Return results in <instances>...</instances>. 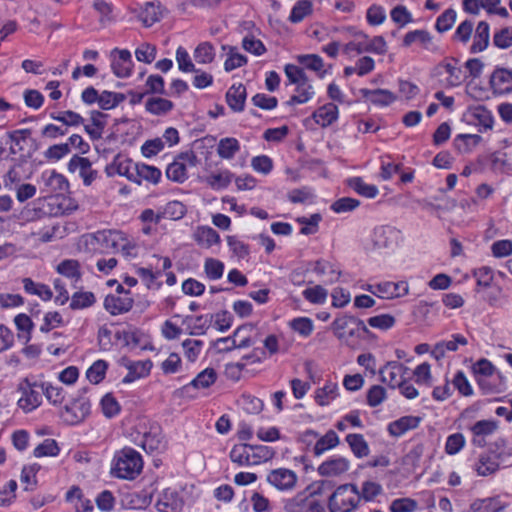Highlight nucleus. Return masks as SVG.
I'll use <instances>...</instances> for the list:
<instances>
[{
  "label": "nucleus",
  "instance_id": "393cba45",
  "mask_svg": "<svg viewBox=\"0 0 512 512\" xmlns=\"http://www.w3.org/2000/svg\"><path fill=\"white\" fill-rule=\"evenodd\" d=\"M246 95V88L243 84H234L226 93V102L233 111L241 112L244 109Z\"/></svg>",
  "mask_w": 512,
  "mask_h": 512
},
{
  "label": "nucleus",
  "instance_id": "13d9d810",
  "mask_svg": "<svg viewBox=\"0 0 512 512\" xmlns=\"http://www.w3.org/2000/svg\"><path fill=\"white\" fill-rule=\"evenodd\" d=\"M456 16L457 14L454 9L445 10L436 20V30L440 33L450 30L456 21Z\"/></svg>",
  "mask_w": 512,
  "mask_h": 512
},
{
  "label": "nucleus",
  "instance_id": "0e129e2a",
  "mask_svg": "<svg viewBox=\"0 0 512 512\" xmlns=\"http://www.w3.org/2000/svg\"><path fill=\"white\" fill-rule=\"evenodd\" d=\"M493 44L500 49L512 46V27H505L497 31L493 36Z\"/></svg>",
  "mask_w": 512,
  "mask_h": 512
},
{
  "label": "nucleus",
  "instance_id": "dca6fc26",
  "mask_svg": "<svg viewBox=\"0 0 512 512\" xmlns=\"http://www.w3.org/2000/svg\"><path fill=\"white\" fill-rule=\"evenodd\" d=\"M68 169L71 172L79 171L85 185H90L96 178L97 172L92 169V164L88 158L74 155L69 163Z\"/></svg>",
  "mask_w": 512,
  "mask_h": 512
},
{
  "label": "nucleus",
  "instance_id": "c9c22d12",
  "mask_svg": "<svg viewBox=\"0 0 512 512\" xmlns=\"http://www.w3.org/2000/svg\"><path fill=\"white\" fill-rule=\"evenodd\" d=\"M145 108L147 112L160 116L169 113L174 108V104L165 98L152 97L146 101Z\"/></svg>",
  "mask_w": 512,
  "mask_h": 512
},
{
  "label": "nucleus",
  "instance_id": "0eeeda50",
  "mask_svg": "<svg viewBox=\"0 0 512 512\" xmlns=\"http://www.w3.org/2000/svg\"><path fill=\"white\" fill-rule=\"evenodd\" d=\"M90 409V400L86 397H79L65 405L61 412V418L69 425H76L86 419L90 414Z\"/></svg>",
  "mask_w": 512,
  "mask_h": 512
},
{
  "label": "nucleus",
  "instance_id": "69168bd1",
  "mask_svg": "<svg viewBox=\"0 0 512 512\" xmlns=\"http://www.w3.org/2000/svg\"><path fill=\"white\" fill-rule=\"evenodd\" d=\"M311 12V3L307 0L298 1L292 8L289 20L293 23H298L304 19L306 15Z\"/></svg>",
  "mask_w": 512,
  "mask_h": 512
},
{
  "label": "nucleus",
  "instance_id": "72a5a7b5",
  "mask_svg": "<svg viewBox=\"0 0 512 512\" xmlns=\"http://www.w3.org/2000/svg\"><path fill=\"white\" fill-rule=\"evenodd\" d=\"M135 175V183L137 184H141L143 180L153 184H157L161 178V171L155 166L147 165L144 163H138Z\"/></svg>",
  "mask_w": 512,
  "mask_h": 512
},
{
  "label": "nucleus",
  "instance_id": "4be33fe9",
  "mask_svg": "<svg viewBox=\"0 0 512 512\" xmlns=\"http://www.w3.org/2000/svg\"><path fill=\"white\" fill-rule=\"evenodd\" d=\"M380 298L393 299L405 296L409 292L407 282H383L376 285Z\"/></svg>",
  "mask_w": 512,
  "mask_h": 512
},
{
  "label": "nucleus",
  "instance_id": "c756f323",
  "mask_svg": "<svg viewBox=\"0 0 512 512\" xmlns=\"http://www.w3.org/2000/svg\"><path fill=\"white\" fill-rule=\"evenodd\" d=\"M197 244L203 248H210L220 242L219 234L209 226H200L194 233Z\"/></svg>",
  "mask_w": 512,
  "mask_h": 512
},
{
  "label": "nucleus",
  "instance_id": "7c9ffc66",
  "mask_svg": "<svg viewBox=\"0 0 512 512\" xmlns=\"http://www.w3.org/2000/svg\"><path fill=\"white\" fill-rule=\"evenodd\" d=\"M162 17L161 5L159 2H147L142 8L139 19L145 27H151Z\"/></svg>",
  "mask_w": 512,
  "mask_h": 512
},
{
  "label": "nucleus",
  "instance_id": "4468645a",
  "mask_svg": "<svg viewBox=\"0 0 512 512\" xmlns=\"http://www.w3.org/2000/svg\"><path fill=\"white\" fill-rule=\"evenodd\" d=\"M124 361V366L128 370L127 375L122 380V382L125 384L132 383L140 378L148 376L153 366L152 361L149 359L140 361L124 359Z\"/></svg>",
  "mask_w": 512,
  "mask_h": 512
},
{
  "label": "nucleus",
  "instance_id": "4c0bfd02",
  "mask_svg": "<svg viewBox=\"0 0 512 512\" xmlns=\"http://www.w3.org/2000/svg\"><path fill=\"white\" fill-rule=\"evenodd\" d=\"M247 329H252V327L250 325H242L240 327H238L234 333H233V336H229V337H223V338H219L217 339L215 342H214V347L217 349L218 352L220 353H223V352H229V351H232L233 349H236L237 348V340L236 338L245 330Z\"/></svg>",
  "mask_w": 512,
  "mask_h": 512
},
{
  "label": "nucleus",
  "instance_id": "864d4df0",
  "mask_svg": "<svg viewBox=\"0 0 512 512\" xmlns=\"http://www.w3.org/2000/svg\"><path fill=\"white\" fill-rule=\"evenodd\" d=\"M60 452V448L57 442L54 439H45L41 444H39L34 449V456L37 458L45 457V456H57Z\"/></svg>",
  "mask_w": 512,
  "mask_h": 512
},
{
  "label": "nucleus",
  "instance_id": "2eb2a0df",
  "mask_svg": "<svg viewBox=\"0 0 512 512\" xmlns=\"http://www.w3.org/2000/svg\"><path fill=\"white\" fill-rule=\"evenodd\" d=\"M295 501L301 512H320V487H308L296 496Z\"/></svg>",
  "mask_w": 512,
  "mask_h": 512
},
{
  "label": "nucleus",
  "instance_id": "5fc2aeb1",
  "mask_svg": "<svg viewBox=\"0 0 512 512\" xmlns=\"http://www.w3.org/2000/svg\"><path fill=\"white\" fill-rule=\"evenodd\" d=\"M117 173L121 176H125L128 180L135 182L136 180V168L138 163L133 162L130 159L115 160Z\"/></svg>",
  "mask_w": 512,
  "mask_h": 512
},
{
  "label": "nucleus",
  "instance_id": "f704fd0d",
  "mask_svg": "<svg viewBox=\"0 0 512 512\" xmlns=\"http://www.w3.org/2000/svg\"><path fill=\"white\" fill-rule=\"evenodd\" d=\"M350 466L348 459L344 457H337L325 462H322V475L338 476L345 473Z\"/></svg>",
  "mask_w": 512,
  "mask_h": 512
},
{
  "label": "nucleus",
  "instance_id": "2f4dec72",
  "mask_svg": "<svg viewBox=\"0 0 512 512\" xmlns=\"http://www.w3.org/2000/svg\"><path fill=\"white\" fill-rule=\"evenodd\" d=\"M345 440L356 458L360 459L369 455V445L362 434H348Z\"/></svg>",
  "mask_w": 512,
  "mask_h": 512
},
{
  "label": "nucleus",
  "instance_id": "ea45409f",
  "mask_svg": "<svg viewBox=\"0 0 512 512\" xmlns=\"http://www.w3.org/2000/svg\"><path fill=\"white\" fill-rule=\"evenodd\" d=\"M347 184L358 194L366 198H375L378 194V188L375 185L366 184L361 177L350 178Z\"/></svg>",
  "mask_w": 512,
  "mask_h": 512
},
{
  "label": "nucleus",
  "instance_id": "774afa93",
  "mask_svg": "<svg viewBox=\"0 0 512 512\" xmlns=\"http://www.w3.org/2000/svg\"><path fill=\"white\" fill-rule=\"evenodd\" d=\"M416 508L417 502L410 498L395 499L390 505L391 512H414Z\"/></svg>",
  "mask_w": 512,
  "mask_h": 512
},
{
  "label": "nucleus",
  "instance_id": "bf43d9fd",
  "mask_svg": "<svg viewBox=\"0 0 512 512\" xmlns=\"http://www.w3.org/2000/svg\"><path fill=\"white\" fill-rule=\"evenodd\" d=\"M156 47L149 43H142L135 50V57L139 62L152 63L156 58Z\"/></svg>",
  "mask_w": 512,
  "mask_h": 512
},
{
  "label": "nucleus",
  "instance_id": "09e8293b",
  "mask_svg": "<svg viewBox=\"0 0 512 512\" xmlns=\"http://www.w3.org/2000/svg\"><path fill=\"white\" fill-rule=\"evenodd\" d=\"M186 214L185 205L177 200L168 202L162 210V217L171 220H179Z\"/></svg>",
  "mask_w": 512,
  "mask_h": 512
},
{
  "label": "nucleus",
  "instance_id": "f8f14e48",
  "mask_svg": "<svg viewBox=\"0 0 512 512\" xmlns=\"http://www.w3.org/2000/svg\"><path fill=\"white\" fill-rule=\"evenodd\" d=\"M267 481L279 490H290L296 485L297 475L290 469L278 468L268 474Z\"/></svg>",
  "mask_w": 512,
  "mask_h": 512
},
{
  "label": "nucleus",
  "instance_id": "20e7f679",
  "mask_svg": "<svg viewBox=\"0 0 512 512\" xmlns=\"http://www.w3.org/2000/svg\"><path fill=\"white\" fill-rule=\"evenodd\" d=\"M18 391L21 393V397L17 404L25 413H29L41 405L43 382L37 381L34 377H26L20 381Z\"/></svg>",
  "mask_w": 512,
  "mask_h": 512
},
{
  "label": "nucleus",
  "instance_id": "412c9836",
  "mask_svg": "<svg viewBox=\"0 0 512 512\" xmlns=\"http://www.w3.org/2000/svg\"><path fill=\"white\" fill-rule=\"evenodd\" d=\"M416 42L428 51L434 52L437 49L433 43V37L427 30H413L405 34L403 38L404 47H409Z\"/></svg>",
  "mask_w": 512,
  "mask_h": 512
},
{
  "label": "nucleus",
  "instance_id": "79ce46f5",
  "mask_svg": "<svg viewBox=\"0 0 512 512\" xmlns=\"http://www.w3.org/2000/svg\"><path fill=\"white\" fill-rule=\"evenodd\" d=\"M53 120L61 122L68 127H76L84 123V118L77 112L66 110L61 112H53L50 114Z\"/></svg>",
  "mask_w": 512,
  "mask_h": 512
},
{
  "label": "nucleus",
  "instance_id": "39448f33",
  "mask_svg": "<svg viewBox=\"0 0 512 512\" xmlns=\"http://www.w3.org/2000/svg\"><path fill=\"white\" fill-rule=\"evenodd\" d=\"M284 72L289 82L297 85V94L290 98L288 104H302L307 102L314 92L312 91V87L308 83V78L301 66L286 64Z\"/></svg>",
  "mask_w": 512,
  "mask_h": 512
},
{
  "label": "nucleus",
  "instance_id": "58836bf2",
  "mask_svg": "<svg viewBox=\"0 0 512 512\" xmlns=\"http://www.w3.org/2000/svg\"><path fill=\"white\" fill-rule=\"evenodd\" d=\"M240 150V143L236 138H222L217 146V153L223 159H232Z\"/></svg>",
  "mask_w": 512,
  "mask_h": 512
},
{
  "label": "nucleus",
  "instance_id": "a878e982",
  "mask_svg": "<svg viewBox=\"0 0 512 512\" xmlns=\"http://www.w3.org/2000/svg\"><path fill=\"white\" fill-rule=\"evenodd\" d=\"M56 271L62 276L70 279L73 282L74 287H76V283H78L82 278L80 263L75 259H65L61 261L57 265Z\"/></svg>",
  "mask_w": 512,
  "mask_h": 512
},
{
  "label": "nucleus",
  "instance_id": "e433bc0d",
  "mask_svg": "<svg viewBox=\"0 0 512 512\" xmlns=\"http://www.w3.org/2000/svg\"><path fill=\"white\" fill-rule=\"evenodd\" d=\"M96 303V296L90 291H77L71 296L69 307L72 310H81L92 307Z\"/></svg>",
  "mask_w": 512,
  "mask_h": 512
},
{
  "label": "nucleus",
  "instance_id": "9d476101",
  "mask_svg": "<svg viewBox=\"0 0 512 512\" xmlns=\"http://www.w3.org/2000/svg\"><path fill=\"white\" fill-rule=\"evenodd\" d=\"M134 299L131 293L124 295L109 294L104 299V308L111 315L116 316L130 311L133 307Z\"/></svg>",
  "mask_w": 512,
  "mask_h": 512
},
{
  "label": "nucleus",
  "instance_id": "f257e3e1",
  "mask_svg": "<svg viewBox=\"0 0 512 512\" xmlns=\"http://www.w3.org/2000/svg\"><path fill=\"white\" fill-rule=\"evenodd\" d=\"M331 328L335 336L347 345L353 344L369 333V329L361 319L347 314L336 317Z\"/></svg>",
  "mask_w": 512,
  "mask_h": 512
},
{
  "label": "nucleus",
  "instance_id": "37998d69",
  "mask_svg": "<svg viewBox=\"0 0 512 512\" xmlns=\"http://www.w3.org/2000/svg\"><path fill=\"white\" fill-rule=\"evenodd\" d=\"M43 395L51 404L60 405L66 397V391L60 385L43 382Z\"/></svg>",
  "mask_w": 512,
  "mask_h": 512
},
{
  "label": "nucleus",
  "instance_id": "6ab92c4d",
  "mask_svg": "<svg viewBox=\"0 0 512 512\" xmlns=\"http://www.w3.org/2000/svg\"><path fill=\"white\" fill-rule=\"evenodd\" d=\"M183 501L175 490L166 489L163 491L156 503L159 512H179Z\"/></svg>",
  "mask_w": 512,
  "mask_h": 512
},
{
  "label": "nucleus",
  "instance_id": "a211bd4d",
  "mask_svg": "<svg viewBox=\"0 0 512 512\" xmlns=\"http://www.w3.org/2000/svg\"><path fill=\"white\" fill-rule=\"evenodd\" d=\"M421 423V417L407 415L389 423L387 430L393 437H401L406 432L416 429Z\"/></svg>",
  "mask_w": 512,
  "mask_h": 512
},
{
  "label": "nucleus",
  "instance_id": "473e14b6",
  "mask_svg": "<svg viewBox=\"0 0 512 512\" xmlns=\"http://www.w3.org/2000/svg\"><path fill=\"white\" fill-rule=\"evenodd\" d=\"M212 316H186L183 320V324L187 326L190 335H203L208 329Z\"/></svg>",
  "mask_w": 512,
  "mask_h": 512
},
{
  "label": "nucleus",
  "instance_id": "338daca9",
  "mask_svg": "<svg viewBox=\"0 0 512 512\" xmlns=\"http://www.w3.org/2000/svg\"><path fill=\"white\" fill-rule=\"evenodd\" d=\"M491 252L495 258H504L512 255V241L508 239L495 241L491 245Z\"/></svg>",
  "mask_w": 512,
  "mask_h": 512
},
{
  "label": "nucleus",
  "instance_id": "1a4fd4ad",
  "mask_svg": "<svg viewBox=\"0 0 512 512\" xmlns=\"http://www.w3.org/2000/svg\"><path fill=\"white\" fill-rule=\"evenodd\" d=\"M490 87L495 95L512 93V70L497 67L490 76Z\"/></svg>",
  "mask_w": 512,
  "mask_h": 512
},
{
  "label": "nucleus",
  "instance_id": "680f3d73",
  "mask_svg": "<svg viewBox=\"0 0 512 512\" xmlns=\"http://www.w3.org/2000/svg\"><path fill=\"white\" fill-rule=\"evenodd\" d=\"M445 69V72L449 75L447 78V84L451 87L459 86L463 82L464 72L460 67H457L451 63H444L441 65Z\"/></svg>",
  "mask_w": 512,
  "mask_h": 512
},
{
  "label": "nucleus",
  "instance_id": "aec40b11",
  "mask_svg": "<svg viewBox=\"0 0 512 512\" xmlns=\"http://www.w3.org/2000/svg\"><path fill=\"white\" fill-rule=\"evenodd\" d=\"M359 93L363 98L368 99L372 104L376 106H388L392 104L396 99V95L387 89H374L370 90L362 88Z\"/></svg>",
  "mask_w": 512,
  "mask_h": 512
},
{
  "label": "nucleus",
  "instance_id": "5701e85b",
  "mask_svg": "<svg viewBox=\"0 0 512 512\" xmlns=\"http://www.w3.org/2000/svg\"><path fill=\"white\" fill-rule=\"evenodd\" d=\"M468 341L466 337L461 334L452 335V339L448 341H441L435 344L431 351V355L436 359L440 360L445 356L446 351H456L458 345H467Z\"/></svg>",
  "mask_w": 512,
  "mask_h": 512
},
{
  "label": "nucleus",
  "instance_id": "7ed1b4c3",
  "mask_svg": "<svg viewBox=\"0 0 512 512\" xmlns=\"http://www.w3.org/2000/svg\"><path fill=\"white\" fill-rule=\"evenodd\" d=\"M361 501V495L354 484L339 486L329 497L330 512H352Z\"/></svg>",
  "mask_w": 512,
  "mask_h": 512
},
{
  "label": "nucleus",
  "instance_id": "8fccbe9b",
  "mask_svg": "<svg viewBox=\"0 0 512 512\" xmlns=\"http://www.w3.org/2000/svg\"><path fill=\"white\" fill-rule=\"evenodd\" d=\"M473 276L476 278L477 292H480V288H489L494 279L493 270L488 266L474 269Z\"/></svg>",
  "mask_w": 512,
  "mask_h": 512
},
{
  "label": "nucleus",
  "instance_id": "ddd939ff",
  "mask_svg": "<svg viewBox=\"0 0 512 512\" xmlns=\"http://www.w3.org/2000/svg\"><path fill=\"white\" fill-rule=\"evenodd\" d=\"M498 428L497 421L494 420H480L477 421L471 428L472 433L471 443L476 447H484L486 445V437L492 435Z\"/></svg>",
  "mask_w": 512,
  "mask_h": 512
},
{
  "label": "nucleus",
  "instance_id": "6e6552de",
  "mask_svg": "<svg viewBox=\"0 0 512 512\" xmlns=\"http://www.w3.org/2000/svg\"><path fill=\"white\" fill-rule=\"evenodd\" d=\"M409 368L398 361H388L382 366L378 373L381 382L387 384L391 389H396L406 379Z\"/></svg>",
  "mask_w": 512,
  "mask_h": 512
},
{
  "label": "nucleus",
  "instance_id": "bb28decb",
  "mask_svg": "<svg viewBox=\"0 0 512 512\" xmlns=\"http://www.w3.org/2000/svg\"><path fill=\"white\" fill-rule=\"evenodd\" d=\"M141 446L145 451L150 453L163 447V437L159 426H151L149 431L144 432Z\"/></svg>",
  "mask_w": 512,
  "mask_h": 512
},
{
  "label": "nucleus",
  "instance_id": "de8ad7c7",
  "mask_svg": "<svg viewBox=\"0 0 512 512\" xmlns=\"http://www.w3.org/2000/svg\"><path fill=\"white\" fill-rule=\"evenodd\" d=\"M107 368L106 361L97 360L86 371V377L91 383L98 384L105 378Z\"/></svg>",
  "mask_w": 512,
  "mask_h": 512
},
{
  "label": "nucleus",
  "instance_id": "423d86ee",
  "mask_svg": "<svg viewBox=\"0 0 512 512\" xmlns=\"http://www.w3.org/2000/svg\"><path fill=\"white\" fill-rule=\"evenodd\" d=\"M196 164L197 157L193 152L181 153L168 165L166 176L174 182L183 183L188 178L187 168L195 167Z\"/></svg>",
  "mask_w": 512,
  "mask_h": 512
},
{
  "label": "nucleus",
  "instance_id": "f03ea898",
  "mask_svg": "<svg viewBox=\"0 0 512 512\" xmlns=\"http://www.w3.org/2000/svg\"><path fill=\"white\" fill-rule=\"evenodd\" d=\"M141 455L132 448H124L114 456L112 474L121 479L133 480L142 471Z\"/></svg>",
  "mask_w": 512,
  "mask_h": 512
},
{
  "label": "nucleus",
  "instance_id": "c03bdc74",
  "mask_svg": "<svg viewBox=\"0 0 512 512\" xmlns=\"http://www.w3.org/2000/svg\"><path fill=\"white\" fill-rule=\"evenodd\" d=\"M223 49H228V57L224 62V69L227 72H230L236 68H239L247 63V58L245 55L240 54L237 51L236 47L232 46H223Z\"/></svg>",
  "mask_w": 512,
  "mask_h": 512
},
{
  "label": "nucleus",
  "instance_id": "b1692460",
  "mask_svg": "<svg viewBox=\"0 0 512 512\" xmlns=\"http://www.w3.org/2000/svg\"><path fill=\"white\" fill-rule=\"evenodd\" d=\"M497 458H493L489 453L480 454L478 460L473 465L477 475L487 477L495 474L500 468Z\"/></svg>",
  "mask_w": 512,
  "mask_h": 512
},
{
  "label": "nucleus",
  "instance_id": "c85d7f7f",
  "mask_svg": "<svg viewBox=\"0 0 512 512\" xmlns=\"http://www.w3.org/2000/svg\"><path fill=\"white\" fill-rule=\"evenodd\" d=\"M504 505L498 496L474 500L469 507L470 512H500Z\"/></svg>",
  "mask_w": 512,
  "mask_h": 512
},
{
  "label": "nucleus",
  "instance_id": "cd10ccee",
  "mask_svg": "<svg viewBox=\"0 0 512 512\" xmlns=\"http://www.w3.org/2000/svg\"><path fill=\"white\" fill-rule=\"evenodd\" d=\"M490 27L486 21H480L476 27L471 52L478 53L485 50L489 44Z\"/></svg>",
  "mask_w": 512,
  "mask_h": 512
},
{
  "label": "nucleus",
  "instance_id": "9b49d317",
  "mask_svg": "<svg viewBox=\"0 0 512 512\" xmlns=\"http://www.w3.org/2000/svg\"><path fill=\"white\" fill-rule=\"evenodd\" d=\"M301 441L305 445V455L302 457L304 468L314 469L310 463V456L318 457L320 455V437L316 431L306 430L301 435Z\"/></svg>",
  "mask_w": 512,
  "mask_h": 512
},
{
  "label": "nucleus",
  "instance_id": "6e6d98bb",
  "mask_svg": "<svg viewBox=\"0 0 512 512\" xmlns=\"http://www.w3.org/2000/svg\"><path fill=\"white\" fill-rule=\"evenodd\" d=\"M100 405L104 416L107 418L115 417L121 410L120 404L110 393L103 396Z\"/></svg>",
  "mask_w": 512,
  "mask_h": 512
},
{
  "label": "nucleus",
  "instance_id": "e2e57ef3",
  "mask_svg": "<svg viewBox=\"0 0 512 512\" xmlns=\"http://www.w3.org/2000/svg\"><path fill=\"white\" fill-rule=\"evenodd\" d=\"M295 58L303 70L320 72V57L317 54H302L297 55Z\"/></svg>",
  "mask_w": 512,
  "mask_h": 512
},
{
  "label": "nucleus",
  "instance_id": "603ef678",
  "mask_svg": "<svg viewBox=\"0 0 512 512\" xmlns=\"http://www.w3.org/2000/svg\"><path fill=\"white\" fill-rule=\"evenodd\" d=\"M215 51L212 44L203 42L199 44L194 51V59L201 64H208L214 60Z\"/></svg>",
  "mask_w": 512,
  "mask_h": 512
},
{
  "label": "nucleus",
  "instance_id": "a18cd8bd",
  "mask_svg": "<svg viewBox=\"0 0 512 512\" xmlns=\"http://www.w3.org/2000/svg\"><path fill=\"white\" fill-rule=\"evenodd\" d=\"M216 379L217 374L215 370L213 368H206L205 370L200 372L185 388L188 389L190 386H192L194 388L205 389L214 384Z\"/></svg>",
  "mask_w": 512,
  "mask_h": 512
},
{
  "label": "nucleus",
  "instance_id": "49530a36",
  "mask_svg": "<svg viewBox=\"0 0 512 512\" xmlns=\"http://www.w3.org/2000/svg\"><path fill=\"white\" fill-rule=\"evenodd\" d=\"M233 178V174L224 170L219 173L211 174L206 177V183L214 190L224 189L229 186Z\"/></svg>",
  "mask_w": 512,
  "mask_h": 512
},
{
  "label": "nucleus",
  "instance_id": "f3484780",
  "mask_svg": "<svg viewBox=\"0 0 512 512\" xmlns=\"http://www.w3.org/2000/svg\"><path fill=\"white\" fill-rule=\"evenodd\" d=\"M112 53H118V58H114L111 64L113 73L119 78L129 77L133 67L130 51L114 49Z\"/></svg>",
  "mask_w": 512,
  "mask_h": 512
},
{
  "label": "nucleus",
  "instance_id": "4d7b16f0",
  "mask_svg": "<svg viewBox=\"0 0 512 512\" xmlns=\"http://www.w3.org/2000/svg\"><path fill=\"white\" fill-rule=\"evenodd\" d=\"M249 449L251 450V458H252V465L259 464L261 462H265L270 460L274 452L271 448L264 445H250Z\"/></svg>",
  "mask_w": 512,
  "mask_h": 512
},
{
  "label": "nucleus",
  "instance_id": "3c124183",
  "mask_svg": "<svg viewBox=\"0 0 512 512\" xmlns=\"http://www.w3.org/2000/svg\"><path fill=\"white\" fill-rule=\"evenodd\" d=\"M249 444L236 445L230 451V459L239 465H252Z\"/></svg>",
  "mask_w": 512,
  "mask_h": 512
},
{
  "label": "nucleus",
  "instance_id": "052dcab7",
  "mask_svg": "<svg viewBox=\"0 0 512 512\" xmlns=\"http://www.w3.org/2000/svg\"><path fill=\"white\" fill-rule=\"evenodd\" d=\"M368 325L372 328L379 330H388L395 325V317L390 314H380L377 316L370 317Z\"/></svg>",
  "mask_w": 512,
  "mask_h": 512
},
{
  "label": "nucleus",
  "instance_id": "a19ab883",
  "mask_svg": "<svg viewBox=\"0 0 512 512\" xmlns=\"http://www.w3.org/2000/svg\"><path fill=\"white\" fill-rule=\"evenodd\" d=\"M126 99L125 94L104 90L100 96L98 105L102 110H111Z\"/></svg>",
  "mask_w": 512,
  "mask_h": 512
}]
</instances>
